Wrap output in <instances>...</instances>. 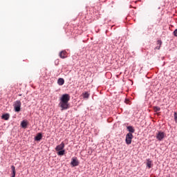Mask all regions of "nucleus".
<instances>
[{"instance_id": "dca6fc26", "label": "nucleus", "mask_w": 177, "mask_h": 177, "mask_svg": "<svg viewBox=\"0 0 177 177\" xmlns=\"http://www.w3.org/2000/svg\"><path fill=\"white\" fill-rule=\"evenodd\" d=\"M153 110L156 113L160 111V110H161V108L158 107V106H153Z\"/></svg>"}, {"instance_id": "1a4fd4ad", "label": "nucleus", "mask_w": 177, "mask_h": 177, "mask_svg": "<svg viewBox=\"0 0 177 177\" xmlns=\"http://www.w3.org/2000/svg\"><path fill=\"white\" fill-rule=\"evenodd\" d=\"M42 139V133H39L37 134V136L35 138V140L39 142Z\"/></svg>"}, {"instance_id": "a211bd4d", "label": "nucleus", "mask_w": 177, "mask_h": 177, "mask_svg": "<svg viewBox=\"0 0 177 177\" xmlns=\"http://www.w3.org/2000/svg\"><path fill=\"white\" fill-rule=\"evenodd\" d=\"M174 37H177V29H176V30L174 31Z\"/></svg>"}, {"instance_id": "f03ea898", "label": "nucleus", "mask_w": 177, "mask_h": 177, "mask_svg": "<svg viewBox=\"0 0 177 177\" xmlns=\"http://www.w3.org/2000/svg\"><path fill=\"white\" fill-rule=\"evenodd\" d=\"M55 151H57V156H64L65 150H64V142H62L60 145H57L55 147Z\"/></svg>"}, {"instance_id": "f257e3e1", "label": "nucleus", "mask_w": 177, "mask_h": 177, "mask_svg": "<svg viewBox=\"0 0 177 177\" xmlns=\"http://www.w3.org/2000/svg\"><path fill=\"white\" fill-rule=\"evenodd\" d=\"M70 95L68 94H64L62 95L60 98V102L58 104L59 107H61V111H63L64 110H68L70 109Z\"/></svg>"}, {"instance_id": "7ed1b4c3", "label": "nucleus", "mask_w": 177, "mask_h": 177, "mask_svg": "<svg viewBox=\"0 0 177 177\" xmlns=\"http://www.w3.org/2000/svg\"><path fill=\"white\" fill-rule=\"evenodd\" d=\"M21 102H20V100H17L16 102H15L14 109H15V111L19 113V111H20V110H21Z\"/></svg>"}, {"instance_id": "2eb2a0df", "label": "nucleus", "mask_w": 177, "mask_h": 177, "mask_svg": "<svg viewBox=\"0 0 177 177\" xmlns=\"http://www.w3.org/2000/svg\"><path fill=\"white\" fill-rule=\"evenodd\" d=\"M158 46L156 47V49L160 50L161 45H162V41L161 40H158Z\"/></svg>"}, {"instance_id": "6e6552de", "label": "nucleus", "mask_w": 177, "mask_h": 177, "mask_svg": "<svg viewBox=\"0 0 177 177\" xmlns=\"http://www.w3.org/2000/svg\"><path fill=\"white\" fill-rule=\"evenodd\" d=\"M147 167L149 168V169L153 167V161H151L150 159L147 160Z\"/></svg>"}, {"instance_id": "f8f14e48", "label": "nucleus", "mask_w": 177, "mask_h": 177, "mask_svg": "<svg viewBox=\"0 0 177 177\" xmlns=\"http://www.w3.org/2000/svg\"><path fill=\"white\" fill-rule=\"evenodd\" d=\"M127 129H128L129 133H134V132H135V129H133V127L132 126H128Z\"/></svg>"}, {"instance_id": "ddd939ff", "label": "nucleus", "mask_w": 177, "mask_h": 177, "mask_svg": "<svg viewBox=\"0 0 177 177\" xmlns=\"http://www.w3.org/2000/svg\"><path fill=\"white\" fill-rule=\"evenodd\" d=\"M10 116L9 115V113H6V114H4V115H2V116H1V118L3 119V120H6V121H8V120H9V118H10Z\"/></svg>"}, {"instance_id": "20e7f679", "label": "nucleus", "mask_w": 177, "mask_h": 177, "mask_svg": "<svg viewBox=\"0 0 177 177\" xmlns=\"http://www.w3.org/2000/svg\"><path fill=\"white\" fill-rule=\"evenodd\" d=\"M132 139H133V135L131 133H128L126 135V143H127V145H131L132 143Z\"/></svg>"}, {"instance_id": "0eeeda50", "label": "nucleus", "mask_w": 177, "mask_h": 177, "mask_svg": "<svg viewBox=\"0 0 177 177\" xmlns=\"http://www.w3.org/2000/svg\"><path fill=\"white\" fill-rule=\"evenodd\" d=\"M66 55H67V52L62 50L59 53V57H61V59H66L67 57Z\"/></svg>"}, {"instance_id": "4468645a", "label": "nucleus", "mask_w": 177, "mask_h": 177, "mask_svg": "<svg viewBox=\"0 0 177 177\" xmlns=\"http://www.w3.org/2000/svg\"><path fill=\"white\" fill-rule=\"evenodd\" d=\"M27 125H28V124L27 123V121H26V120H23L21 123V126L22 128H27Z\"/></svg>"}, {"instance_id": "39448f33", "label": "nucleus", "mask_w": 177, "mask_h": 177, "mask_svg": "<svg viewBox=\"0 0 177 177\" xmlns=\"http://www.w3.org/2000/svg\"><path fill=\"white\" fill-rule=\"evenodd\" d=\"M165 138V133L162 131H158V133H156V139L161 141L162 139Z\"/></svg>"}, {"instance_id": "423d86ee", "label": "nucleus", "mask_w": 177, "mask_h": 177, "mask_svg": "<svg viewBox=\"0 0 177 177\" xmlns=\"http://www.w3.org/2000/svg\"><path fill=\"white\" fill-rule=\"evenodd\" d=\"M71 165H72V167H77V165H80V161H78V158L76 157L72 158Z\"/></svg>"}, {"instance_id": "9b49d317", "label": "nucleus", "mask_w": 177, "mask_h": 177, "mask_svg": "<svg viewBox=\"0 0 177 177\" xmlns=\"http://www.w3.org/2000/svg\"><path fill=\"white\" fill-rule=\"evenodd\" d=\"M57 84L59 86L64 85V79L59 78L58 80H57Z\"/></svg>"}, {"instance_id": "9d476101", "label": "nucleus", "mask_w": 177, "mask_h": 177, "mask_svg": "<svg viewBox=\"0 0 177 177\" xmlns=\"http://www.w3.org/2000/svg\"><path fill=\"white\" fill-rule=\"evenodd\" d=\"M12 169V176L11 177H16V167L15 166H11Z\"/></svg>"}, {"instance_id": "f3484780", "label": "nucleus", "mask_w": 177, "mask_h": 177, "mask_svg": "<svg viewBox=\"0 0 177 177\" xmlns=\"http://www.w3.org/2000/svg\"><path fill=\"white\" fill-rule=\"evenodd\" d=\"M83 95V97L88 99V97H89V94L88 93V92H86L82 94Z\"/></svg>"}]
</instances>
